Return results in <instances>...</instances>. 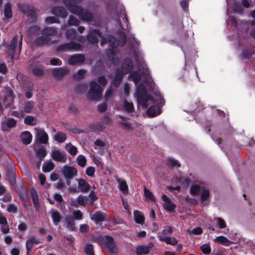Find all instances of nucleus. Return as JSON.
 I'll use <instances>...</instances> for the list:
<instances>
[{"instance_id": "f257e3e1", "label": "nucleus", "mask_w": 255, "mask_h": 255, "mask_svg": "<svg viewBox=\"0 0 255 255\" xmlns=\"http://www.w3.org/2000/svg\"><path fill=\"white\" fill-rule=\"evenodd\" d=\"M136 98L138 104L141 106L144 109L147 108L146 114L148 116L152 117L160 114L158 105L163 106L164 104V100L159 96L158 99H154L151 96L147 93V91L142 84H139L136 90Z\"/></svg>"}, {"instance_id": "f03ea898", "label": "nucleus", "mask_w": 255, "mask_h": 255, "mask_svg": "<svg viewBox=\"0 0 255 255\" xmlns=\"http://www.w3.org/2000/svg\"><path fill=\"white\" fill-rule=\"evenodd\" d=\"M136 61H138V70L140 74L138 72H133L131 73L129 78L135 85H137L140 81L142 76L144 77V83L150 82L152 81L151 75L149 69L147 68L146 64L144 62L142 57H140L136 53L134 55Z\"/></svg>"}, {"instance_id": "7ed1b4c3", "label": "nucleus", "mask_w": 255, "mask_h": 255, "mask_svg": "<svg viewBox=\"0 0 255 255\" xmlns=\"http://www.w3.org/2000/svg\"><path fill=\"white\" fill-rule=\"evenodd\" d=\"M98 37L102 38V41L101 42L102 45L108 42L110 46L112 48L119 46H123L126 40V38L125 35L123 37V42L121 43L115 37L112 36L108 35L105 37H103L99 30L97 29L91 30L87 36L88 40L89 42L93 43H96L98 41Z\"/></svg>"}, {"instance_id": "20e7f679", "label": "nucleus", "mask_w": 255, "mask_h": 255, "mask_svg": "<svg viewBox=\"0 0 255 255\" xmlns=\"http://www.w3.org/2000/svg\"><path fill=\"white\" fill-rule=\"evenodd\" d=\"M81 1V0H63V2L72 13L78 15L83 20L90 21L93 19V14L88 10H83L77 5L76 3Z\"/></svg>"}, {"instance_id": "39448f33", "label": "nucleus", "mask_w": 255, "mask_h": 255, "mask_svg": "<svg viewBox=\"0 0 255 255\" xmlns=\"http://www.w3.org/2000/svg\"><path fill=\"white\" fill-rule=\"evenodd\" d=\"M133 68L132 62L129 59H126L123 64L122 70H118L116 72L114 80L112 82V85L118 87L121 84L123 75L131 71Z\"/></svg>"}, {"instance_id": "423d86ee", "label": "nucleus", "mask_w": 255, "mask_h": 255, "mask_svg": "<svg viewBox=\"0 0 255 255\" xmlns=\"http://www.w3.org/2000/svg\"><path fill=\"white\" fill-rule=\"evenodd\" d=\"M90 89L88 93V98L91 100H98L100 99L103 89L99 86L95 81L90 84Z\"/></svg>"}, {"instance_id": "0eeeda50", "label": "nucleus", "mask_w": 255, "mask_h": 255, "mask_svg": "<svg viewBox=\"0 0 255 255\" xmlns=\"http://www.w3.org/2000/svg\"><path fill=\"white\" fill-rule=\"evenodd\" d=\"M62 172L68 185H70V180L76 176L78 174L77 170L75 167L68 165L64 166Z\"/></svg>"}, {"instance_id": "6e6552de", "label": "nucleus", "mask_w": 255, "mask_h": 255, "mask_svg": "<svg viewBox=\"0 0 255 255\" xmlns=\"http://www.w3.org/2000/svg\"><path fill=\"white\" fill-rule=\"evenodd\" d=\"M81 47V45L80 44L71 41L59 45L56 49L57 51H77L80 50Z\"/></svg>"}, {"instance_id": "1a4fd4ad", "label": "nucleus", "mask_w": 255, "mask_h": 255, "mask_svg": "<svg viewBox=\"0 0 255 255\" xmlns=\"http://www.w3.org/2000/svg\"><path fill=\"white\" fill-rule=\"evenodd\" d=\"M103 242L106 247L109 250V252L112 253H116L118 250L114 243V238L110 236H105L102 237Z\"/></svg>"}, {"instance_id": "9d476101", "label": "nucleus", "mask_w": 255, "mask_h": 255, "mask_svg": "<svg viewBox=\"0 0 255 255\" xmlns=\"http://www.w3.org/2000/svg\"><path fill=\"white\" fill-rule=\"evenodd\" d=\"M35 131V136L36 142L39 144H46L48 143V135L45 131L39 128H36L34 129Z\"/></svg>"}, {"instance_id": "9b49d317", "label": "nucleus", "mask_w": 255, "mask_h": 255, "mask_svg": "<svg viewBox=\"0 0 255 255\" xmlns=\"http://www.w3.org/2000/svg\"><path fill=\"white\" fill-rule=\"evenodd\" d=\"M16 121L13 118H7L2 121L0 124L1 129L3 131H8L15 127Z\"/></svg>"}, {"instance_id": "f8f14e48", "label": "nucleus", "mask_w": 255, "mask_h": 255, "mask_svg": "<svg viewBox=\"0 0 255 255\" xmlns=\"http://www.w3.org/2000/svg\"><path fill=\"white\" fill-rule=\"evenodd\" d=\"M161 198L164 201L163 206L167 211L171 212L175 210L176 207L175 204H174L166 195H162Z\"/></svg>"}, {"instance_id": "ddd939ff", "label": "nucleus", "mask_w": 255, "mask_h": 255, "mask_svg": "<svg viewBox=\"0 0 255 255\" xmlns=\"http://www.w3.org/2000/svg\"><path fill=\"white\" fill-rule=\"evenodd\" d=\"M85 61V57L83 54H75L71 56L68 60L70 65H81Z\"/></svg>"}, {"instance_id": "4468645a", "label": "nucleus", "mask_w": 255, "mask_h": 255, "mask_svg": "<svg viewBox=\"0 0 255 255\" xmlns=\"http://www.w3.org/2000/svg\"><path fill=\"white\" fill-rule=\"evenodd\" d=\"M91 218L97 224L109 220L108 216L105 213L100 211L96 212L91 215Z\"/></svg>"}, {"instance_id": "2eb2a0df", "label": "nucleus", "mask_w": 255, "mask_h": 255, "mask_svg": "<svg viewBox=\"0 0 255 255\" xmlns=\"http://www.w3.org/2000/svg\"><path fill=\"white\" fill-rule=\"evenodd\" d=\"M40 243V239L34 236L30 237L26 242V248L27 253L29 252L32 248L34 246L39 244Z\"/></svg>"}, {"instance_id": "dca6fc26", "label": "nucleus", "mask_w": 255, "mask_h": 255, "mask_svg": "<svg viewBox=\"0 0 255 255\" xmlns=\"http://www.w3.org/2000/svg\"><path fill=\"white\" fill-rule=\"evenodd\" d=\"M33 146L36 155L38 156L39 158L42 159L44 158L46 154V151L44 147L37 142H35L33 144Z\"/></svg>"}, {"instance_id": "f3484780", "label": "nucleus", "mask_w": 255, "mask_h": 255, "mask_svg": "<svg viewBox=\"0 0 255 255\" xmlns=\"http://www.w3.org/2000/svg\"><path fill=\"white\" fill-rule=\"evenodd\" d=\"M51 12L53 14L62 18H65L67 15L66 9L61 6L53 7L51 10Z\"/></svg>"}, {"instance_id": "a211bd4d", "label": "nucleus", "mask_w": 255, "mask_h": 255, "mask_svg": "<svg viewBox=\"0 0 255 255\" xmlns=\"http://www.w3.org/2000/svg\"><path fill=\"white\" fill-rule=\"evenodd\" d=\"M18 39L17 36H14L11 39L10 44L7 46L8 53L11 57V59H13L14 52L17 44Z\"/></svg>"}, {"instance_id": "6ab92c4d", "label": "nucleus", "mask_w": 255, "mask_h": 255, "mask_svg": "<svg viewBox=\"0 0 255 255\" xmlns=\"http://www.w3.org/2000/svg\"><path fill=\"white\" fill-rule=\"evenodd\" d=\"M52 158L57 161L65 162L66 158L64 154L59 150H53L52 152Z\"/></svg>"}, {"instance_id": "aec40b11", "label": "nucleus", "mask_w": 255, "mask_h": 255, "mask_svg": "<svg viewBox=\"0 0 255 255\" xmlns=\"http://www.w3.org/2000/svg\"><path fill=\"white\" fill-rule=\"evenodd\" d=\"M51 39L49 36L43 35L39 36L35 40V44L37 45H43L50 43Z\"/></svg>"}, {"instance_id": "412c9836", "label": "nucleus", "mask_w": 255, "mask_h": 255, "mask_svg": "<svg viewBox=\"0 0 255 255\" xmlns=\"http://www.w3.org/2000/svg\"><path fill=\"white\" fill-rule=\"evenodd\" d=\"M158 237L160 241H164L167 245H171L174 246L176 245L178 243L177 240L174 237H165L162 235H159Z\"/></svg>"}, {"instance_id": "4be33fe9", "label": "nucleus", "mask_w": 255, "mask_h": 255, "mask_svg": "<svg viewBox=\"0 0 255 255\" xmlns=\"http://www.w3.org/2000/svg\"><path fill=\"white\" fill-rule=\"evenodd\" d=\"M20 138L23 144L27 145L31 142L32 136L30 132L25 131L21 134Z\"/></svg>"}, {"instance_id": "5701e85b", "label": "nucleus", "mask_w": 255, "mask_h": 255, "mask_svg": "<svg viewBox=\"0 0 255 255\" xmlns=\"http://www.w3.org/2000/svg\"><path fill=\"white\" fill-rule=\"evenodd\" d=\"M107 55L109 59L114 65H117L119 63V59L117 57L114 48L108 50L107 52Z\"/></svg>"}, {"instance_id": "b1692460", "label": "nucleus", "mask_w": 255, "mask_h": 255, "mask_svg": "<svg viewBox=\"0 0 255 255\" xmlns=\"http://www.w3.org/2000/svg\"><path fill=\"white\" fill-rule=\"evenodd\" d=\"M68 72L66 68H56L53 70V74L56 78H61Z\"/></svg>"}, {"instance_id": "393cba45", "label": "nucleus", "mask_w": 255, "mask_h": 255, "mask_svg": "<svg viewBox=\"0 0 255 255\" xmlns=\"http://www.w3.org/2000/svg\"><path fill=\"white\" fill-rule=\"evenodd\" d=\"M31 197L34 206L37 211H38L40 208L39 203V198L36 191L34 189L31 191Z\"/></svg>"}, {"instance_id": "a878e982", "label": "nucleus", "mask_w": 255, "mask_h": 255, "mask_svg": "<svg viewBox=\"0 0 255 255\" xmlns=\"http://www.w3.org/2000/svg\"><path fill=\"white\" fill-rule=\"evenodd\" d=\"M78 187L83 192H87L90 189V185L88 182L83 179L78 180Z\"/></svg>"}, {"instance_id": "bb28decb", "label": "nucleus", "mask_w": 255, "mask_h": 255, "mask_svg": "<svg viewBox=\"0 0 255 255\" xmlns=\"http://www.w3.org/2000/svg\"><path fill=\"white\" fill-rule=\"evenodd\" d=\"M133 217L135 222L139 224H143L144 222V217L141 212L135 210L133 212Z\"/></svg>"}, {"instance_id": "cd10ccee", "label": "nucleus", "mask_w": 255, "mask_h": 255, "mask_svg": "<svg viewBox=\"0 0 255 255\" xmlns=\"http://www.w3.org/2000/svg\"><path fill=\"white\" fill-rule=\"evenodd\" d=\"M116 179L119 183V189L124 193L126 194L128 191V186L124 180H121V179L117 177H116Z\"/></svg>"}, {"instance_id": "c85d7f7f", "label": "nucleus", "mask_w": 255, "mask_h": 255, "mask_svg": "<svg viewBox=\"0 0 255 255\" xmlns=\"http://www.w3.org/2000/svg\"><path fill=\"white\" fill-rule=\"evenodd\" d=\"M41 34L46 36H52L57 34V31L54 27H45L41 30Z\"/></svg>"}, {"instance_id": "c756f323", "label": "nucleus", "mask_w": 255, "mask_h": 255, "mask_svg": "<svg viewBox=\"0 0 255 255\" xmlns=\"http://www.w3.org/2000/svg\"><path fill=\"white\" fill-rule=\"evenodd\" d=\"M54 139L58 143H62L64 142L66 138L67 135L66 133L62 132H58L54 135Z\"/></svg>"}, {"instance_id": "7c9ffc66", "label": "nucleus", "mask_w": 255, "mask_h": 255, "mask_svg": "<svg viewBox=\"0 0 255 255\" xmlns=\"http://www.w3.org/2000/svg\"><path fill=\"white\" fill-rule=\"evenodd\" d=\"M51 217L53 219L54 224L57 225L58 223L60 221L61 216L59 213L55 209H52L50 211Z\"/></svg>"}, {"instance_id": "2f4dec72", "label": "nucleus", "mask_w": 255, "mask_h": 255, "mask_svg": "<svg viewBox=\"0 0 255 255\" xmlns=\"http://www.w3.org/2000/svg\"><path fill=\"white\" fill-rule=\"evenodd\" d=\"M65 222L67 227L71 230H74L75 229L74 219L72 216H68L65 218Z\"/></svg>"}, {"instance_id": "473e14b6", "label": "nucleus", "mask_w": 255, "mask_h": 255, "mask_svg": "<svg viewBox=\"0 0 255 255\" xmlns=\"http://www.w3.org/2000/svg\"><path fill=\"white\" fill-rule=\"evenodd\" d=\"M149 252V248L146 246H139L136 248V253L138 255H146Z\"/></svg>"}, {"instance_id": "72a5a7b5", "label": "nucleus", "mask_w": 255, "mask_h": 255, "mask_svg": "<svg viewBox=\"0 0 255 255\" xmlns=\"http://www.w3.org/2000/svg\"><path fill=\"white\" fill-rule=\"evenodd\" d=\"M24 123L25 124L29 126H35L37 123L36 118L32 116H27L25 118Z\"/></svg>"}, {"instance_id": "f704fd0d", "label": "nucleus", "mask_w": 255, "mask_h": 255, "mask_svg": "<svg viewBox=\"0 0 255 255\" xmlns=\"http://www.w3.org/2000/svg\"><path fill=\"white\" fill-rule=\"evenodd\" d=\"M65 149L72 156L75 155L77 153V147L73 145L71 143L66 144Z\"/></svg>"}, {"instance_id": "c9c22d12", "label": "nucleus", "mask_w": 255, "mask_h": 255, "mask_svg": "<svg viewBox=\"0 0 255 255\" xmlns=\"http://www.w3.org/2000/svg\"><path fill=\"white\" fill-rule=\"evenodd\" d=\"M4 14L6 18L12 17L11 5L10 3H7L5 5L4 9Z\"/></svg>"}, {"instance_id": "e433bc0d", "label": "nucleus", "mask_w": 255, "mask_h": 255, "mask_svg": "<svg viewBox=\"0 0 255 255\" xmlns=\"http://www.w3.org/2000/svg\"><path fill=\"white\" fill-rule=\"evenodd\" d=\"M215 242H217L224 245H229L230 241L225 237L221 236L216 237L214 240Z\"/></svg>"}, {"instance_id": "4c0bfd02", "label": "nucleus", "mask_w": 255, "mask_h": 255, "mask_svg": "<svg viewBox=\"0 0 255 255\" xmlns=\"http://www.w3.org/2000/svg\"><path fill=\"white\" fill-rule=\"evenodd\" d=\"M120 14V16H124L123 17L124 21L127 23V25H126L127 29L128 30H129L130 29V26L129 25V23L128 20V19L126 11V10L124 7H123L122 8H121Z\"/></svg>"}, {"instance_id": "58836bf2", "label": "nucleus", "mask_w": 255, "mask_h": 255, "mask_svg": "<svg viewBox=\"0 0 255 255\" xmlns=\"http://www.w3.org/2000/svg\"><path fill=\"white\" fill-rule=\"evenodd\" d=\"M54 167V164L51 161L45 162L42 166V170L45 172L52 170Z\"/></svg>"}, {"instance_id": "ea45409f", "label": "nucleus", "mask_w": 255, "mask_h": 255, "mask_svg": "<svg viewBox=\"0 0 255 255\" xmlns=\"http://www.w3.org/2000/svg\"><path fill=\"white\" fill-rule=\"evenodd\" d=\"M76 162L81 167H84L86 166L87 160L84 155H79L76 158Z\"/></svg>"}, {"instance_id": "a19ab883", "label": "nucleus", "mask_w": 255, "mask_h": 255, "mask_svg": "<svg viewBox=\"0 0 255 255\" xmlns=\"http://www.w3.org/2000/svg\"><path fill=\"white\" fill-rule=\"evenodd\" d=\"M33 107V102L31 101H28L24 104L23 106V110L26 113H30L31 112Z\"/></svg>"}, {"instance_id": "79ce46f5", "label": "nucleus", "mask_w": 255, "mask_h": 255, "mask_svg": "<svg viewBox=\"0 0 255 255\" xmlns=\"http://www.w3.org/2000/svg\"><path fill=\"white\" fill-rule=\"evenodd\" d=\"M203 187L198 185H194L192 186L190 189L191 194L193 195L198 194L200 191H201Z\"/></svg>"}, {"instance_id": "37998d69", "label": "nucleus", "mask_w": 255, "mask_h": 255, "mask_svg": "<svg viewBox=\"0 0 255 255\" xmlns=\"http://www.w3.org/2000/svg\"><path fill=\"white\" fill-rule=\"evenodd\" d=\"M209 195L210 193L209 190L203 187L201 190V200L202 201L206 200L209 198Z\"/></svg>"}, {"instance_id": "c03bdc74", "label": "nucleus", "mask_w": 255, "mask_h": 255, "mask_svg": "<svg viewBox=\"0 0 255 255\" xmlns=\"http://www.w3.org/2000/svg\"><path fill=\"white\" fill-rule=\"evenodd\" d=\"M124 106L125 108L126 111L128 113L132 112L133 110V104L131 102H129L127 100H124Z\"/></svg>"}, {"instance_id": "a18cd8bd", "label": "nucleus", "mask_w": 255, "mask_h": 255, "mask_svg": "<svg viewBox=\"0 0 255 255\" xmlns=\"http://www.w3.org/2000/svg\"><path fill=\"white\" fill-rule=\"evenodd\" d=\"M86 74V71L84 69L79 70L77 73L74 75V78L77 80L83 79Z\"/></svg>"}, {"instance_id": "49530a36", "label": "nucleus", "mask_w": 255, "mask_h": 255, "mask_svg": "<svg viewBox=\"0 0 255 255\" xmlns=\"http://www.w3.org/2000/svg\"><path fill=\"white\" fill-rule=\"evenodd\" d=\"M85 252L87 255H94L93 245L90 244H87L85 248Z\"/></svg>"}, {"instance_id": "de8ad7c7", "label": "nucleus", "mask_w": 255, "mask_h": 255, "mask_svg": "<svg viewBox=\"0 0 255 255\" xmlns=\"http://www.w3.org/2000/svg\"><path fill=\"white\" fill-rule=\"evenodd\" d=\"M144 194L145 198L147 200L154 201L155 200L154 197L152 193L145 187L144 188Z\"/></svg>"}, {"instance_id": "09e8293b", "label": "nucleus", "mask_w": 255, "mask_h": 255, "mask_svg": "<svg viewBox=\"0 0 255 255\" xmlns=\"http://www.w3.org/2000/svg\"><path fill=\"white\" fill-rule=\"evenodd\" d=\"M200 248L204 254H209L211 253V249L209 244H204L201 246Z\"/></svg>"}, {"instance_id": "8fccbe9b", "label": "nucleus", "mask_w": 255, "mask_h": 255, "mask_svg": "<svg viewBox=\"0 0 255 255\" xmlns=\"http://www.w3.org/2000/svg\"><path fill=\"white\" fill-rule=\"evenodd\" d=\"M167 165L171 167H179L180 164L178 163V161L173 158H169L167 160Z\"/></svg>"}, {"instance_id": "3c124183", "label": "nucleus", "mask_w": 255, "mask_h": 255, "mask_svg": "<svg viewBox=\"0 0 255 255\" xmlns=\"http://www.w3.org/2000/svg\"><path fill=\"white\" fill-rule=\"evenodd\" d=\"M120 117L122 119L121 124L124 127V128L125 129H130L131 125L130 123L128 122L127 119L126 118H125L122 116H120Z\"/></svg>"}, {"instance_id": "603ef678", "label": "nucleus", "mask_w": 255, "mask_h": 255, "mask_svg": "<svg viewBox=\"0 0 255 255\" xmlns=\"http://www.w3.org/2000/svg\"><path fill=\"white\" fill-rule=\"evenodd\" d=\"M76 32L74 29H68L66 33V36L68 39H74L75 38Z\"/></svg>"}, {"instance_id": "864d4df0", "label": "nucleus", "mask_w": 255, "mask_h": 255, "mask_svg": "<svg viewBox=\"0 0 255 255\" xmlns=\"http://www.w3.org/2000/svg\"><path fill=\"white\" fill-rule=\"evenodd\" d=\"M40 31V27L36 25L31 26L28 30V32L29 34H34L39 32Z\"/></svg>"}, {"instance_id": "5fc2aeb1", "label": "nucleus", "mask_w": 255, "mask_h": 255, "mask_svg": "<svg viewBox=\"0 0 255 255\" xmlns=\"http://www.w3.org/2000/svg\"><path fill=\"white\" fill-rule=\"evenodd\" d=\"M95 172V168L94 166H89L86 170V174L90 177H94Z\"/></svg>"}, {"instance_id": "6e6d98bb", "label": "nucleus", "mask_w": 255, "mask_h": 255, "mask_svg": "<svg viewBox=\"0 0 255 255\" xmlns=\"http://www.w3.org/2000/svg\"><path fill=\"white\" fill-rule=\"evenodd\" d=\"M218 223L219 227L220 229H224L226 227V224L225 221L220 217H217L215 218Z\"/></svg>"}, {"instance_id": "4d7b16f0", "label": "nucleus", "mask_w": 255, "mask_h": 255, "mask_svg": "<svg viewBox=\"0 0 255 255\" xmlns=\"http://www.w3.org/2000/svg\"><path fill=\"white\" fill-rule=\"evenodd\" d=\"M92 129L95 131H101L103 130L104 128L103 124L101 123H98L96 125H94L92 128Z\"/></svg>"}, {"instance_id": "13d9d810", "label": "nucleus", "mask_w": 255, "mask_h": 255, "mask_svg": "<svg viewBox=\"0 0 255 255\" xmlns=\"http://www.w3.org/2000/svg\"><path fill=\"white\" fill-rule=\"evenodd\" d=\"M17 210L16 206L13 204H10L8 205L7 211L9 213H16Z\"/></svg>"}, {"instance_id": "bf43d9fd", "label": "nucleus", "mask_w": 255, "mask_h": 255, "mask_svg": "<svg viewBox=\"0 0 255 255\" xmlns=\"http://www.w3.org/2000/svg\"><path fill=\"white\" fill-rule=\"evenodd\" d=\"M45 22L49 24H52L54 23L59 22V21L58 19L56 17L51 16L48 17L45 19Z\"/></svg>"}, {"instance_id": "052dcab7", "label": "nucleus", "mask_w": 255, "mask_h": 255, "mask_svg": "<svg viewBox=\"0 0 255 255\" xmlns=\"http://www.w3.org/2000/svg\"><path fill=\"white\" fill-rule=\"evenodd\" d=\"M72 216L75 220H81L83 218L82 214L79 210L75 211Z\"/></svg>"}, {"instance_id": "680f3d73", "label": "nucleus", "mask_w": 255, "mask_h": 255, "mask_svg": "<svg viewBox=\"0 0 255 255\" xmlns=\"http://www.w3.org/2000/svg\"><path fill=\"white\" fill-rule=\"evenodd\" d=\"M77 202L79 205L85 206L86 205V197L82 195L77 198Z\"/></svg>"}, {"instance_id": "e2e57ef3", "label": "nucleus", "mask_w": 255, "mask_h": 255, "mask_svg": "<svg viewBox=\"0 0 255 255\" xmlns=\"http://www.w3.org/2000/svg\"><path fill=\"white\" fill-rule=\"evenodd\" d=\"M68 23L70 25H77L79 21L77 18L73 16H70L68 21Z\"/></svg>"}, {"instance_id": "0e129e2a", "label": "nucleus", "mask_w": 255, "mask_h": 255, "mask_svg": "<svg viewBox=\"0 0 255 255\" xmlns=\"http://www.w3.org/2000/svg\"><path fill=\"white\" fill-rule=\"evenodd\" d=\"M113 95V90L111 89L110 88L109 89L107 90L105 93V99L106 100L110 99Z\"/></svg>"}, {"instance_id": "69168bd1", "label": "nucleus", "mask_w": 255, "mask_h": 255, "mask_svg": "<svg viewBox=\"0 0 255 255\" xmlns=\"http://www.w3.org/2000/svg\"><path fill=\"white\" fill-rule=\"evenodd\" d=\"M202 229L201 228L198 227L194 228L190 232V234L194 235H200L202 233Z\"/></svg>"}, {"instance_id": "338daca9", "label": "nucleus", "mask_w": 255, "mask_h": 255, "mask_svg": "<svg viewBox=\"0 0 255 255\" xmlns=\"http://www.w3.org/2000/svg\"><path fill=\"white\" fill-rule=\"evenodd\" d=\"M87 85L85 84H81L78 85L76 88V90L80 93L85 91L87 89Z\"/></svg>"}, {"instance_id": "774afa93", "label": "nucleus", "mask_w": 255, "mask_h": 255, "mask_svg": "<svg viewBox=\"0 0 255 255\" xmlns=\"http://www.w3.org/2000/svg\"><path fill=\"white\" fill-rule=\"evenodd\" d=\"M107 104L106 103H103L98 105V110L100 112H104L107 109Z\"/></svg>"}]
</instances>
